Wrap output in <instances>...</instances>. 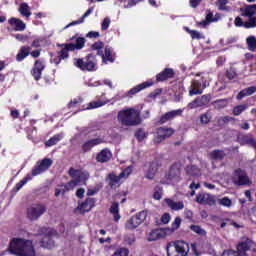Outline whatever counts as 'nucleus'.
Listing matches in <instances>:
<instances>
[{
  "label": "nucleus",
  "instance_id": "nucleus-20",
  "mask_svg": "<svg viewBox=\"0 0 256 256\" xmlns=\"http://www.w3.org/2000/svg\"><path fill=\"white\" fill-rule=\"evenodd\" d=\"M196 203H199L200 205L213 206V205H215L216 201H215V198L211 194L202 192L196 196Z\"/></svg>",
  "mask_w": 256,
  "mask_h": 256
},
{
  "label": "nucleus",
  "instance_id": "nucleus-3",
  "mask_svg": "<svg viewBox=\"0 0 256 256\" xmlns=\"http://www.w3.org/2000/svg\"><path fill=\"white\" fill-rule=\"evenodd\" d=\"M118 121L124 127H137V125H141V112L135 108L120 110Z\"/></svg>",
  "mask_w": 256,
  "mask_h": 256
},
{
  "label": "nucleus",
  "instance_id": "nucleus-30",
  "mask_svg": "<svg viewBox=\"0 0 256 256\" xmlns=\"http://www.w3.org/2000/svg\"><path fill=\"white\" fill-rule=\"evenodd\" d=\"M93 9H95L94 7L89 8L83 15L81 18H79L76 21H72L71 23L67 24L64 29H69V27H73L75 25H81V23L85 22V19H87V17L89 15H91V13H93Z\"/></svg>",
  "mask_w": 256,
  "mask_h": 256
},
{
  "label": "nucleus",
  "instance_id": "nucleus-1",
  "mask_svg": "<svg viewBox=\"0 0 256 256\" xmlns=\"http://www.w3.org/2000/svg\"><path fill=\"white\" fill-rule=\"evenodd\" d=\"M53 165V160L51 158H44L41 161H38L36 165L33 167L31 174H27L22 180H20L13 188V191L16 193L23 189L24 185H27L29 181L33 179V177H37V175H41V173H45V171H49L51 166Z\"/></svg>",
  "mask_w": 256,
  "mask_h": 256
},
{
  "label": "nucleus",
  "instance_id": "nucleus-52",
  "mask_svg": "<svg viewBox=\"0 0 256 256\" xmlns=\"http://www.w3.org/2000/svg\"><path fill=\"white\" fill-rule=\"evenodd\" d=\"M229 0H217L216 5L218 6L219 11H229V7L227 6Z\"/></svg>",
  "mask_w": 256,
  "mask_h": 256
},
{
  "label": "nucleus",
  "instance_id": "nucleus-55",
  "mask_svg": "<svg viewBox=\"0 0 256 256\" xmlns=\"http://www.w3.org/2000/svg\"><path fill=\"white\" fill-rule=\"evenodd\" d=\"M154 199L156 201H161L162 197H163V190L161 189V187L156 186L154 188V195H153Z\"/></svg>",
  "mask_w": 256,
  "mask_h": 256
},
{
  "label": "nucleus",
  "instance_id": "nucleus-44",
  "mask_svg": "<svg viewBox=\"0 0 256 256\" xmlns=\"http://www.w3.org/2000/svg\"><path fill=\"white\" fill-rule=\"evenodd\" d=\"M19 13H21L23 17H31V8H29V4L28 3L20 4Z\"/></svg>",
  "mask_w": 256,
  "mask_h": 256
},
{
  "label": "nucleus",
  "instance_id": "nucleus-39",
  "mask_svg": "<svg viewBox=\"0 0 256 256\" xmlns=\"http://www.w3.org/2000/svg\"><path fill=\"white\" fill-rule=\"evenodd\" d=\"M125 227L126 229H128L129 231H133L135 229H137V227H139V222H137V219L135 218V216H131L125 223Z\"/></svg>",
  "mask_w": 256,
  "mask_h": 256
},
{
  "label": "nucleus",
  "instance_id": "nucleus-35",
  "mask_svg": "<svg viewBox=\"0 0 256 256\" xmlns=\"http://www.w3.org/2000/svg\"><path fill=\"white\" fill-rule=\"evenodd\" d=\"M211 221L216 225H220L221 229H225L227 227V221H231L229 218H222L221 216L212 215Z\"/></svg>",
  "mask_w": 256,
  "mask_h": 256
},
{
  "label": "nucleus",
  "instance_id": "nucleus-15",
  "mask_svg": "<svg viewBox=\"0 0 256 256\" xmlns=\"http://www.w3.org/2000/svg\"><path fill=\"white\" fill-rule=\"evenodd\" d=\"M153 82H143L141 84L136 85L131 88L128 92L119 96V99H125V97H133V95H137V93L143 91V89H147L148 87H153Z\"/></svg>",
  "mask_w": 256,
  "mask_h": 256
},
{
  "label": "nucleus",
  "instance_id": "nucleus-27",
  "mask_svg": "<svg viewBox=\"0 0 256 256\" xmlns=\"http://www.w3.org/2000/svg\"><path fill=\"white\" fill-rule=\"evenodd\" d=\"M30 53H31V46H21L16 55V61L18 63H21V61H25V59L29 57Z\"/></svg>",
  "mask_w": 256,
  "mask_h": 256
},
{
  "label": "nucleus",
  "instance_id": "nucleus-54",
  "mask_svg": "<svg viewBox=\"0 0 256 256\" xmlns=\"http://www.w3.org/2000/svg\"><path fill=\"white\" fill-rule=\"evenodd\" d=\"M106 102H103L101 100L98 101H92L88 104L87 109H99V107H103Z\"/></svg>",
  "mask_w": 256,
  "mask_h": 256
},
{
  "label": "nucleus",
  "instance_id": "nucleus-42",
  "mask_svg": "<svg viewBox=\"0 0 256 256\" xmlns=\"http://www.w3.org/2000/svg\"><path fill=\"white\" fill-rule=\"evenodd\" d=\"M190 231H193V233H196V235H199L200 237H205L207 235V231L203 229L199 225L192 224L189 226Z\"/></svg>",
  "mask_w": 256,
  "mask_h": 256
},
{
  "label": "nucleus",
  "instance_id": "nucleus-49",
  "mask_svg": "<svg viewBox=\"0 0 256 256\" xmlns=\"http://www.w3.org/2000/svg\"><path fill=\"white\" fill-rule=\"evenodd\" d=\"M246 43H247L249 51H255V49H256V37L255 36H249L246 39Z\"/></svg>",
  "mask_w": 256,
  "mask_h": 256
},
{
  "label": "nucleus",
  "instance_id": "nucleus-22",
  "mask_svg": "<svg viewBox=\"0 0 256 256\" xmlns=\"http://www.w3.org/2000/svg\"><path fill=\"white\" fill-rule=\"evenodd\" d=\"M251 240L249 238L244 242H239L236 246V255L247 256V251H251Z\"/></svg>",
  "mask_w": 256,
  "mask_h": 256
},
{
  "label": "nucleus",
  "instance_id": "nucleus-41",
  "mask_svg": "<svg viewBox=\"0 0 256 256\" xmlns=\"http://www.w3.org/2000/svg\"><path fill=\"white\" fill-rule=\"evenodd\" d=\"M229 103L228 99H218L215 100L214 102H212V105L214 107V109H217L218 111L221 109H225V107H227Z\"/></svg>",
  "mask_w": 256,
  "mask_h": 256
},
{
  "label": "nucleus",
  "instance_id": "nucleus-17",
  "mask_svg": "<svg viewBox=\"0 0 256 256\" xmlns=\"http://www.w3.org/2000/svg\"><path fill=\"white\" fill-rule=\"evenodd\" d=\"M181 115H183L182 109L166 112L159 118L158 125H165V123L173 121V119H175L176 117H181Z\"/></svg>",
  "mask_w": 256,
  "mask_h": 256
},
{
  "label": "nucleus",
  "instance_id": "nucleus-24",
  "mask_svg": "<svg viewBox=\"0 0 256 256\" xmlns=\"http://www.w3.org/2000/svg\"><path fill=\"white\" fill-rule=\"evenodd\" d=\"M9 25H11L14 31H25L27 29V24L19 18L12 17L8 20Z\"/></svg>",
  "mask_w": 256,
  "mask_h": 256
},
{
  "label": "nucleus",
  "instance_id": "nucleus-33",
  "mask_svg": "<svg viewBox=\"0 0 256 256\" xmlns=\"http://www.w3.org/2000/svg\"><path fill=\"white\" fill-rule=\"evenodd\" d=\"M109 213H111V215H113L115 223L120 221L121 214H119V202H113L111 204Z\"/></svg>",
  "mask_w": 256,
  "mask_h": 256
},
{
  "label": "nucleus",
  "instance_id": "nucleus-47",
  "mask_svg": "<svg viewBox=\"0 0 256 256\" xmlns=\"http://www.w3.org/2000/svg\"><path fill=\"white\" fill-rule=\"evenodd\" d=\"M248 107L249 106L247 104L236 105L234 106L232 113L235 117H239L241 113H243L244 111H247Z\"/></svg>",
  "mask_w": 256,
  "mask_h": 256
},
{
  "label": "nucleus",
  "instance_id": "nucleus-40",
  "mask_svg": "<svg viewBox=\"0 0 256 256\" xmlns=\"http://www.w3.org/2000/svg\"><path fill=\"white\" fill-rule=\"evenodd\" d=\"M149 133L145 132V130L143 128H138L135 131L134 136L136 137L138 143L143 142L145 139H147Z\"/></svg>",
  "mask_w": 256,
  "mask_h": 256
},
{
  "label": "nucleus",
  "instance_id": "nucleus-5",
  "mask_svg": "<svg viewBox=\"0 0 256 256\" xmlns=\"http://www.w3.org/2000/svg\"><path fill=\"white\" fill-rule=\"evenodd\" d=\"M105 47V43L103 41H97L91 45V51H97V55L102 57L103 63H114L115 56L113 55V48L110 46H106L103 52V48Z\"/></svg>",
  "mask_w": 256,
  "mask_h": 256
},
{
  "label": "nucleus",
  "instance_id": "nucleus-45",
  "mask_svg": "<svg viewBox=\"0 0 256 256\" xmlns=\"http://www.w3.org/2000/svg\"><path fill=\"white\" fill-rule=\"evenodd\" d=\"M147 211L146 210H142L138 213H136L134 215V218L136 219L137 223L139 225H142V223H145L146 219H147Z\"/></svg>",
  "mask_w": 256,
  "mask_h": 256
},
{
  "label": "nucleus",
  "instance_id": "nucleus-6",
  "mask_svg": "<svg viewBox=\"0 0 256 256\" xmlns=\"http://www.w3.org/2000/svg\"><path fill=\"white\" fill-rule=\"evenodd\" d=\"M74 67H77L80 71H95L97 67V56L95 54H88L84 58H75Z\"/></svg>",
  "mask_w": 256,
  "mask_h": 256
},
{
  "label": "nucleus",
  "instance_id": "nucleus-48",
  "mask_svg": "<svg viewBox=\"0 0 256 256\" xmlns=\"http://www.w3.org/2000/svg\"><path fill=\"white\" fill-rule=\"evenodd\" d=\"M225 77L229 81H233V79H237V70L235 69V67L230 66L229 69H227L225 72Z\"/></svg>",
  "mask_w": 256,
  "mask_h": 256
},
{
  "label": "nucleus",
  "instance_id": "nucleus-60",
  "mask_svg": "<svg viewBox=\"0 0 256 256\" xmlns=\"http://www.w3.org/2000/svg\"><path fill=\"white\" fill-rule=\"evenodd\" d=\"M181 217H176L175 220L172 222V231H177L179 227H181Z\"/></svg>",
  "mask_w": 256,
  "mask_h": 256
},
{
  "label": "nucleus",
  "instance_id": "nucleus-50",
  "mask_svg": "<svg viewBox=\"0 0 256 256\" xmlns=\"http://www.w3.org/2000/svg\"><path fill=\"white\" fill-rule=\"evenodd\" d=\"M185 32L189 33L192 39H203V36H201V33L197 30H191L189 27H185Z\"/></svg>",
  "mask_w": 256,
  "mask_h": 256
},
{
  "label": "nucleus",
  "instance_id": "nucleus-37",
  "mask_svg": "<svg viewBox=\"0 0 256 256\" xmlns=\"http://www.w3.org/2000/svg\"><path fill=\"white\" fill-rule=\"evenodd\" d=\"M210 157L214 161H223V159H225V157H227V154L223 150L216 149L210 153Z\"/></svg>",
  "mask_w": 256,
  "mask_h": 256
},
{
  "label": "nucleus",
  "instance_id": "nucleus-53",
  "mask_svg": "<svg viewBox=\"0 0 256 256\" xmlns=\"http://www.w3.org/2000/svg\"><path fill=\"white\" fill-rule=\"evenodd\" d=\"M245 29H253L256 27V16H251L248 21L244 23Z\"/></svg>",
  "mask_w": 256,
  "mask_h": 256
},
{
  "label": "nucleus",
  "instance_id": "nucleus-62",
  "mask_svg": "<svg viewBox=\"0 0 256 256\" xmlns=\"http://www.w3.org/2000/svg\"><path fill=\"white\" fill-rule=\"evenodd\" d=\"M191 251L193 256H201V252L197 249V243L195 242L191 244Z\"/></svg>",
  "mask_w": 256,
  "mask_h": 256
},
{
  "label": "nucleus",
  "instance_id": "nucleus-9",
  "mask_svg": "<svg viewBox=\"0 0 256 256\" xmlns=\"http://www.w3.org/2000/svg\"><path fill=\"white\" fill-rule=\"evenodd\" d=\"M96 203L97 199L88 197L84 201L78 203V206L74 209V213L85 215V213H89L95 208Z\"/></svg>",
  "mask_w": 256,
  "mask_h": 256
},
{
  "label": "nucleus",
  "instance_id": "nucleus-58",
  "mask_svg": "<svg viewBox=\"0 0 256 256\" xmlns=\"http://www.w3.org/2000/svg\"><path fill=\"white\" fill-rule=\"evenodd\" d=\"M200 121L204 125H207V123L211 122V115L209 113H204L200 116Z\"/></svg>",
  "mask_w": 256,
  "mask_h": 256
},
{
  "label": "nucleus",
  "instance_id": "nucleus-57",
  "mask_svg": "<svg viewBox=\"0 0 256 256\" xmlns=\"http://www.w3.org/2000/svg\"><path fill=\"white\" fill-rule=\"evenodd\" d=\"M145 0H129L126 5H124V9H131V7H135V5H139V3H143Z\"/></svg>",
  "mask_w": 256,
  "mask_h": 256
},
{
  "label": "nucleus",
  "instance_id": "nucleus-56",
  "mask_svg": "<svg viewBox=\"0 0 256 256\" xmlns=\"http://www.w3.org/2000/svg\"><path fill=\"white\" fill-rule=\"evenodd\" d=\"M109 25H111V18L105 17L101 23V30L107 31V29H109Z\"/></svg>",
  "mask_w": 256,
  "mask_h": 256
},
{
  "label": "nucleus",
  "instance_id": "nucleus-59",
  "mask_svg": "<svg viewBox=\"0 0 256 256\" xmlns=\"http://www.w3.org/2000/svg\"><path fill=\"white\" fill-rule=\"evenodd\" d=\"M219 203L220 205H223V207H231V205H233V202L231 201V199H229V197H224L220 199Z\"/></svg>",
  "mask_w": 256,
  "mask_h": 256
},
{
  "label": "nucleus",
  "instance_id": "nucleus-13",
  "mask_svg": "<svg viewBox=\"0 0 256 256\" xmlns=\"http://www.w3.org/2000/svg\"><path fill=\"white\" fill-rule=\"evenodd\" d=\"M58 47H63L61 51H58V56L53 58L52 63H54L56 66L61 63V61L65 59H69V51H73L69 43L66 44H60Z\"/></svg>",
  "mask_w": 256,
  "mask_h": 256
},
{
  "label": "nucleus",
  "instance_id": "nucleus-7",
  "mask_svg": "<svg viewBox=\"0 0 256 256\" xmlns=\"http://www.w3.org/2000/svg\"><path fill=\"white\" fill-rule=\"evenodd\" d=\"M133 173V166L130 165L126 167L118 176L115 173H110L108 175V185L111 189H116L121 185V179H127L129 175Z\"/></svg>",
  "mask_w": 256,
  "mask_h": 256
},
{
  "label": "nucleus",
  "instance_id": "nucleus-19",
  "mask_svg": "<svg viewBox=\"0 0 256 256\" xmlns=\"http://www.w3.org/2000/svg\"><path fill=\"white\" fill-rule=\"evenodd\" d=\"M157 133V142L161 143V141H165V139H169L172 135H174L175 130L173 128H167V127H159L156 130Z\"/></svg>",
  "mask_w": 256,
  "mask_h": 256
},
{
  "label": "nucleus",
  "instance_id": "nucleus-34",
  "mask_svg": "<svg viewBox=\"0 0 256 256\" xmlns=\"http://www.w3.org/2000/svg\"><path fill=\"white\" fill-rule=\"evenodd\" d=\"M68 45L70 46V49H72V51H81V49H83V47H85V38L84 37H78L76 38V42L73 43H68Z\"/></svg>",
  "mask_w": 256,
  "mask_h": 256
},
{
  "label": "nucleus",
  "instance_id": "nucleus-4",
  "mask_svg": "<svg viewBox=\"0 0 256 256\" xmlns=\"http://www.w3.org/2000/svg\"><path fill=\"white\" fill-rule=\"evenodd\" d=\"M165 251L167 256H189L191 246L184 240H174L166 244Z\"/></svg>",
  "mask_w": 256,
  "mask_h": 256
},
{
  "label": "nucleus",
  "instance_id": "nucleus-12",
  "mask_svg": "<svg viewBox=\"0 0 256 256\" xmlns=\"http://www.w3.org/2000/svg\"><path fill=\"white\" fill-rule=\"evenodd\" d=\"M43 71H45V60L43 58L37 59L31 69V75L36 81H40Z\"/></svg>",
  "mask_w": 256,
  "mask_h": 256
},
{
  "label": "nucleus",
  "instance_id": "nucleus-43",
  "mask_svg": "<svg viewBox=\"0 0 256 256\" xmlns=\"http://www.w3.org/2000/svg\"><path fill=\"white\" fill-rule=\"evenodd\" d=\"M63 139V135L56 134L53 137H51L48 141L45 142L46 147H53V145H57L59 141Z\"/></svg>",
  "mask_w": 256,
  "mask_h": 256
},
{
  "label": "nucleus",
  "instance_id": "nucleus-29",
  "mask_svg": "<svg viewBox=\"0 0 256 256\" xmlns=\"http://www.w3.org/2000/svg\"><path fill=\"white\" fill-rule=\"evenodd\" d=\"M254 93H256V86H250L248 88L241 90L237 94L236 99H237V101H241V100L245 99V97H249V96L253 95Z\"/></svg>",
  "mask_w": 256,
  "mask_h": 256
},
{
  "label": "nucleus",
  "instance_id": "nucleus-64",
  "mask_svg": "<svg viewBox=\"0 0 256 256\" xmlns=\"http://www.w3.org/2000/svg\"><path fill=\"white\" fill-rule=\"evenodd\" d=\"M221 256H238L237 255V252H235V250L233 249H228V250H225Z\"/></svg>",
  "mask_w": 256,
  "mask_h": 256
},
{
  "label": "nucleus",
  "instance_id": "nucleus-16",
  "mask_svg": "<svg viewBox=\"0 0 256 256\" xmlns=\"http://www.w3.org/2000/svg\"><path fill=\"white\" fill-rule=\"evenodd\" d=\"M211 102V94H205L201 97L194 99L188 104L189 109H197L199 107H205Z\"/></svg>",
  "mask_w": 256,
  "mask_h": 256
},
{
  "label": "nucleus",
  "instance_id": "nucleus-38",
  "mask_svg": "<svg viewBox=\"0 0 256 256\" xmlns=\"http://www.w3.org/2000/svg\"><path fill=\"white\" fill-rule=\"evenodd\" d=\"M90 174L88 171L79 170L78 176L74 181H76V184L79 185V183H87L89 181Z\"/></svg>",
  "mask_w": 256,
  "mask_h": 256
},
{
  "label": "nucleus",
  "instance_id": "nucleus-21",
  "mask_svg": "<svg viewBox=\"0 0 256 256\" xmlns=\"http://www.w3.org/2000/svg\"><path fill=\"white\" fill-rule=\"evenodd\" d=\"M161 167V163H159V160H154L149 163L148 170L146 171V179H155V176L157 175V171H159V168Z\"/></svg>",
  "mask_w": 256,
  "mask_h": 256
},
{
  "label": "nucleus",
  "instance_id": "nucleus-2",
  "mask_svg": "<svg viewBox=\"0 0 256 256\" xmlns=\"http://www.w3.org/2000/svg\"><path fill=\"white\" fill-rule=\"evenodd\" d=\"M9 251L17 256H35V248L31 240L13 238L9 244Z\"/></svg>",
  "mask_w": 256,
  "mask_h": 256
},
{
  "label": "nucleus",
  "instance_id": "nucleus-36",
  "mask_svg": "<svg viewBox=\"0 0 256 256\" xmlns=\"http://www.w3.org/2000/svg\"><path fill=\"white\" fill-rule=\"evenodd\" d=\"M186 175H190V177H199L201 175V169L195 165H188L185 168Z\"/></svg>",
  "mask_w": 256,
  "mask_h": 256
},
{
  "label": "nucleus",
  "instance_id": "nucleus-61",
  "mask_svg": "<svg viewBox=\"0 0 256 256\" xmlns=\"http://www.w3.org/2000/svg\"><path fill=\"white\" fill-rule=\"evenodd\" d=\"M161 93H163V88H158L155 89L154 91H152L149 94L150 99H157V97H159V95H161Z\"/></svg>",
  "mask_w": 256,
  "mask_h": 256
},
{
  "label": "nucleus",
  "instance_id": "nucleus-10",
  "mask_svg": "<svg viewBox=\"0 0 256 256\" xmlns=\"http://www.w3.org/2000/svg\"><path fill=\"white\" fill-rule=\"evenodd\" d=\"M46 211L47 207L44 204H34L27 209V217L30 221H37Z\"/></svg>",
  "mask_w": 256,
  "mask_h": 256
},
{
  "label": "nucleus",
  "instance_id": "nucleus-23",
  "mask_svg": "<svg viewBox=\"0 0 256 256\" xmlns=\"http://www.w3.org/2000/svg\"><path fill=\"white\" fill-rule=\"evenodd\" d=\"M113 157V153L109 148L102 149L97 155H96V161L98 163H109Z\"/></svg>",
  "mask_w": 256,
  "mask_h": 256
},
{
  "label": "nucleus",
  "instance_id": "nucleus-51",
  "mask_svg": "<svg viewBox=\"0 0 256 256\" xmlns=\"http://www.w3.org/2000/svg\"><path fill=\"white\" fill-rule=\"evenodd\" d=\"M77 185H78L77 182L75 181V179H73L67 182L66 184H60L59 187H64L66 191H73V189H75Z\"/></svg>",
  "mask_w": 256,
  "mask_h": 256
},
{
  "label": "nucleus",
  "instance_id": "nucleus-28",
  "mask_svg": "<svg viewBox=\"0 0 256 256\" xmlns=\"http://www.w3.org/2000/svg\"><path fill=\"white\" fill-rule=\"evenodd\" d=\"M165 203L172 211H181L185 209L183 201L175 202L173 199L166 198Z\"/></svg>",
  "mask_w": 256,
  "mask_h": 256
},
{
  "label": "nucleus",
  "instance_id": "nucleus-14",
  "mask_svg": "<svg viewBox=\"0 0 256 256\" xmlns=\"http://www.w3.org/2000/svg\"><path fill=\"white\" fill-rule=\"evenodd\" d=\"M103 143H105V138H102V137L91 138V139L86 140L82 144L81 149H82L83 153H89V151H91V149H93V147L103 145Z\"/></svg>",
  "mask_w": 256,
  "mask_h": 256
},
{
  "label": "nucleus",
  "instance_id": "nucleus-8",
  "mask_svg": "<svg viewBox=\"0 0 256 256\" xmlns=\"http://www.w3.org/2000/svg\"><path fill=\"white\" fill-rule=\"evenodd\" d=\"M232 182L234 183V185H237L238 187L251 185V179H249L247 171L241 168H237L234 170L232 174Z\"/></svg>",
  "mask_w": 256,
  "mask_h": 256
},
{
  "label": "nucleus",
  "instance_id": "nucleus-11",
  "mask_svg": "<svg viewBox=\"0 0 256 256\" xmlns=\"http://www.w3.org/2000/svg\"><path fill=\"white\" fill-rule=\"evenodd\" d=\"M183 165L181 162H174L166 174V178L169 181H181V168Z\"/></svg>",
  "mask_w": 256,
  "mask_h": 256
},
{
  "label": "nucleus",
  "instance_id": "nucleus-25",
  "mask_svg": "<svg viewBox=\"0 0 256 256\" xmlns=\"http://www.w3.org/2000/svg\"><path fill=\"white\" fill-rule=\"evenodd\" d=\"M240 15L241 17H255L256 15V4L252 5H245L244 7L240 8Z\"/></svg>",
  "mask_w": 256,
  "mask_h": 256
},
{
  "label": "nucleus",
  "instance_id": "nucleus-63",
  "mask_svg": "<svg viewBox=\"0 0 256 256\" xmlns=\"http://www.w3.org/2000/svg\"><path fill=\"white\" fill-rule=\"evenodd\" d=\"M68 174L72 177V179H77V177L79 175V170L74 169L73 167H71L68 171Z\"/></svg>",
  "mask_w": 256,
  "mask_h": 256
},
{
  "label": "nucleus",
  "instance_id": "nucleus-32",
  "mask_svg": "<svg viewBox=\"0 0 256 256\" xmlns=\"http://www.w3.org/2000/svg\"><path fill=\"white\" fill-rule=\"evenodd\" d=\"M203 93V89H201V81L193 80L191 84V89L189 90V95L193 97V95H201Z\"/></svg>",
  "mask_w": 256,
  "mask_h": 256
},
{
  "label": "nucleus",
  "instance_id": "nucleus-26",
  "mask_svg": "<svg viewBox=\"0 0 256 256\" xmlns=\"http://www.w3.org/2000/svg\"><path fill=\"white\" fill-rule=\"evenodd\" d=\"M41 247L44 249H53L55 247V240L51 236V232H48L41 238Z\"/></svg>",
  "mask_w": 256,
  "mask_h": 256
},
{
  "label": "nucleus",
  "instance_id": "nucleus-31",
  "mask_svg": "<svg viewBox=\"0 0 256 256\" xmlns=\"http://www.w3.org/2000/svg\"><path fill=\"white\" fill-rule=\"evenodd\" d=\"M165 237V231L163 229H154L151 230V232L148 235V241H158V239H164Z\"/></svg>",
  "mask_w": 256,
  "mask_h": 256
},
{
  "label": "nucleus",
  "instance_id": "nucleus-18",
  "mask_svg": "<svg viewBox=\"0 0 256 256\" xmlns=\"http://www.w3.org/2000/svg\"><path fill=\"white\" fill-rule=\"evenodd\" d=\"M175 77V70L173 68H164L163 71L156 75V83H163Z\"/></svg>",
  "mask_w": 256,
  "mask_h": 256
},
{
  "label": "nucleus",
  "instance_id": "nucleus-46",
  "mask_svg": "<svg viewBox=\"0 0 256 256\" xmlns=\"http://www.w3.org/2000/svg\"><path fill=\"white\" fill-rule=\"evenodd\" d=\"M82 103H83V98L81 97L74 98L68 103V109H79Z\"/></svg>",
  "mask_w": 256,
  "mask_h": 256
}]
</instances>
